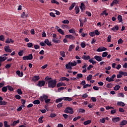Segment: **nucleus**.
Segmentation results:
<instances>
[{
    "instance_id": "obj_1",
    "label": "nucleus",
    "mask_w": 127,
    "mask_h": 127,
    "mask_svg": "<svg viewBox=\"0 0 127 127\" xmlns=\"http://www.w3.org/2000/svg\"><path fill=\"white\" fill-rule=\"evenodd\" d=\"M56 84H57V81H56V79L49 80L48 82V88H52V89H54V88L56 87Z\"/></svg>"
},
{
    "instance_id": "obj_2",
    "label": "nucleus",
    "mask_w": 127,
    "mask_h": 127,
    "mask_svg": "<svg viewBox=\"0 0 127 127\" xmlns=\"http://www.w3.org/2000/svg\"><path fill=\"white\" fill-rule=\"evenodd\" d=\"M64 112L66 114H70V115H73L74 114V111H73V109L70 107H66Z\"/></svg>"
},
{
    "instance_id": "obj_3",
    "label": "nucleus",
    "mask_w": 127,
    "mask_h": 127,
    "mask_svg": "<svg viewBox=\"0 0 127 127\" xmlns=\"http://www.w3.org/2000/svg\"><path fill=\"white\" fill-rule=\"evenodd\" d=\"M32 59H33V56H32V54L23 57V60H32Z\"/></svg>"
},
{
    "instance_id": "obj_4",
    "label": "nucleus",
    "mask_w": 127,
    "mask_h": 127,
    "mask_svg": "<svg viewBox=\"0 0 127 127\" xmlns=\"http://www.w3.org/2000/svg\"><path fill=\"white\" fill-rule=\"evenodd\" d=\"M47 99H48V96L45 94H43L42 96H40L39 98V99L41 102H44V101H45Z\"/></svg>"
},
{
    "instance_id": "obj_5",
    "label": "nucleus",
    "mask_w": 127,
    "mask_h": 127,
    "mask_svg": "<svg viewBox=\"0 0 127 127\" xmlns=\"http://www.w3.org/2000/svg\"><path fill=\"white\" fill-rule=\"evenodd\" d=\"M4 51L5 52H7V53H11L12 52V51L10 50V48L9 47V46H5L4 47Z\"/></svg>"
},
{
    "instance_id": "obj_6",
    "label": "nucleus",
    "mask_w": 127,
    "mask_h": 127,
    "mask_svg": "<svg viewBox=\"0 0 127 127\" xmlns=\"http://www.w3.org/2000/svg\"><path fill=\"white\" fill-rule=\"evenodd\" d=\"M94 59L98 61V62H101V61H103V58L100 56H94Z\"/></svg>"
},
{
    "instance_id": "obj_7",
    "label": "nucleus",
    "mask_w": 127,
    "mask_h": 127,
    "mask_svg": "<svg viewBox=\"0 0 127 127\" xmlns=\"http://www.w3.org/2000/svg\"><path fill=\"white\" fill-rule=\"evenodd\" d=\"M120 3V1L119 0H114L111 3L110 6L113 7L114 5H117Z\"/></svg>"
},
{
    "instance_id": "obj_8",
    "label": "nucleus",
    "mask_w": 127,
    "mask_h": 127,
    "mask_svg": "<svg viewBox=\"0 0 127 127\" xmlns=\"http://www.w3.org/2000/svg\"><path fill=\"white\" fill-rule=\"evenodd\" d=\"M44 85H45V81L44 80L39 81L38 84H37L38 87H43Z\"/></svg>"
},
{
    "instance_id": "obj_9",
    "label": "nucleus",
    "mask_w": 127,
    "mask_h": 127,
    "mask_svg": "<svg viewBox=\"0 0 127 127\" xmlns=\"http://www.w3.org/2000/svg\"><path fill=\"white\" fill-rule=\"evenodd\" d=\"M65 38L70 39L71 40H75V37L72 35H66L65 36Z\"/></svg>"
},
{
    "instance_id": "obj_10",
    "label": "nucleus",
    "mask_w": 127,
    "mask_h": 127,
    "mask_svg": "<svg viewBox=\"0 0 127 127\" xmlns=\"http://www.w3.org/2000/svg\"><path fill=\"white\" fill-rule=\"evenodd\" d=\"M65 67L66 69H67V70H72L71 62H69L67 64H65Z\"/></svg>"
},
{
    "instance_id": "obj_11",
    "label": "nucleus",
    "mask_w": 127,
    "mask_h": 127,
    "mask_svg": "<svg viewBox=\"0 0 127 127\" xmlns=\"http://www.w3.org/2000/svg\"><path fill=\"white\" fill-rule=\"evenodd\" d=\"M120 120L121 119H120V117H115L112 118V122H113V123H118L120 122Z\"/></svg>"
},
{
    "instance_id": "obj_12",
    "label": "nucleus",
    "mask_w": 127,
    "mask_h": 127,
    "mask_svg": "<svg viewBox=\"0 0 127 127\" xmlns=\"http://www.w3.org/2000/svg\"><path fill=\"white\" fill-rule=\"evenodd\" d=\"M44 43L45 44H47L48 46H52V44H51V42H49V40L48 39H46L44 41Z\"/></svg>"
},
{
    "instance_id": "obj_13",
    "label": "nucleus",
    "mask_w": 127,
    "mask_h": 127,
    "mask_svg": "<svg viewBox=\"0 0 127 127\" xmlns=\"http://www.w3.org/2000/svg\"><path fill=\"white\" fill-rule=\"evenodd\" d=\"M40 79V77H39V75L37 76H33V77L32 78V80L34 82H37V81H38V80H39Z\"/></svg>"
},
{
    "instance_id": "obj_14",
    "label": "nucleus",
    "mask_w": 127,
    "mask_h": 127,
    "mask_svg": "<svg viewBox=\"0 0 127 127\" xmlns=\"http://www.w3.org/2000/svg\"><path fill=\"white\" fill-rule=\"evenodd\" d=\"M52 42H54V43H55V44H59L61 43V40H57V38H53L52 39Z\"/></svg>"
},
{
    "instance_id": "obj_15",
    "label": "nucleus",
    "mask_w": 127,
    "mask_h": 127,
    "mask_svg": "<svg viewBox=\"0 0 127 127\" xmlns=\"http://www.w3.org/2000/svg\"><path fill=\"white\" fill-rule=\"evenodd\" d=\"M90 56L83 55L82 57V59L83 60H90Z\"/></svg>"
},
{
    "instance_id": "obj_16",
    "label": "nucleus",
    "mask_w": 127,
    "mask_h": 127,
    "mask_svg": "<svg viewBox=\"0 0 127 127\" xmlns=\"http://www.w3.org/2000/svg\"><path fill=\"white\" fill-rule=\"evenodd\" d=\"M16 73L19 77H22L23 76V72L21 71L20 72V70H17Z\"/></svg>"
},
{
    "instance_id": "obj_17",
    "label": "nucleus",
    "mask_w": 127,
    "mask_h": 127,
    "mask_svg": "<svg viewBox=\"0 0 127 127\" xmlns=\"http://www.w3.org/2000/svg\"><path fill=\"white\" fill-rule=\"evenodd\" d=\"M80 8L81 11H83V9H86V5H85V4H84V3H81V6H80Z\"/></svg>"
},
{
    "instance_id": "obj_18",
    "label": "nucleus",
    "mask_w": 127,
    "mask_h": 127,
    "mask_svg": "<svg viewBox=\"0 0 127 127\" xmlns=\"http://www.w3.org/2000/svg\"><path fill=\"white\" fill-rule=\"evenodd\" d=\"M75 48V45H70L69 47L68 51L69 52H72V50Z\"/></svg>"
},
{
    "instance_id": "obj_19",
    "label": "nucleus",
    "mask_w": 127,
    "mask_h": 127,
    "mask_svg": "<svg viewBox=\"0 0 127 127\" xmlns=\"http://www.w3.org/2000/svg\"><path fill=\"white\" fill-rule=\"evenodd\" d=\"M117 106H122V107H125L126 106V104H125V103L120 101L117 102Z\"/></svg>"
},
{
    "instance_id": "obj_20",
    "label": "nucleus",
    "mask_w": 127,
    "mask_h": 127,
    "mask_svg": "<svg viewBox=\"0 0 127 127\" xmlns=\"http://www.w3.org/2000/svg\"><path fill=\"white\" fill-rule=\"evenodd\" d=\"M64 101H72L73 100V99H72V98L71 97H64Z\"/></svg>"
},
{
    "instance_id": "obj_21",
    "label": "nucleus",
    "mask_w": 127,
    "mask_h": 127,
    "mask_svg": "<svg viewBox=\"0 0 127 127\" xmlns=\"http://www.w3.org/2000/svg\"><path fill=\"white\" fill-rule=\"evenodd\" d=\"M119 74H122V75H123L125 76V77H127V72L126 71H123L122 70H120L119 72Z\"/></svg>"
},
{
    "instance_id": "obj_22",
    "label": "nucleus",
    "mask_w": 127,
    "mask_h": 127,
    "mask_svg": "<svg viewBox=\"0 0 127 127\" xmlns=\"http://www.w3.org/2000/svg\"><path fill=\"white\" fill-rule=\"evenodd\" d=\"M74 9L75 10L76 14H78V13L80 12V8H79V6H75Z\"/></svg>"
},
{
    "instance_id": "obj_23",
    "label": "nucleus",
    "mask_w": 127,
    "mask_h": 127,
    "mask_svg": "<svg viewBox=\"0 0 127 127\" xmlns=\"http://www.w3.org/2000/svg\"><path fill=\"white\" fill-rule=\"evenodd\" d=\"M92 123V121L91 120H87L83 123V125L84 126H88V125H90Z\"/></svg>"
},
{
    "instance_id": "obj_24",
    "label": "nucleus",
    "mask_w": 127,
    "mask_h": 127,
    "mask_svg": "<svg viewBox=\"0 0 127 127\" xmlns=\"http://www.w3.org/2000/svg\"><path fill=\"white\" fill-rule=\"evenodd\" d=\"M89 62L90 63H92L93 65H95L96 63H97V62L96 61H94V58L91 59L89 60Z\"/></svg>"
},
{
    "instance_id": "obj_25",
    "label": "nucleus",
    "mask_w": 127,
    "mask_h": 127,
    "mask_svg": "<svg viewBox=\"0 0 127 127\" xmlns=\"http://www.w3.org/2000/svg\"><path fill=\"white\" fill-rule=\"evenodd\" d=\"M127 124V120H123L120 123V126H126Z\"/></svg>"
},
{
    "instance_id": "obj_26",
    "label": "nucleus",
    "mask_w": 127,
    "mask_h": 127,
    "mask_svg": "<svg viewBox=\"0 0 127 127\" xmlns=\"http://www.w3.org/2000/svg\"><path fill=\"white\" fill-rule=\"evenodd\" d=\"M61 86H66V84L64 83H62V82H59V83H58L57 84V87H61Z\"/></svg>"
},
{
    "instance_id": "obj_27",
    "label": "nucleus",
    "mask_w": 127,
    "mask_h": 127,
    "mask_svg": "<svg viewBox=\"0 0 127 127\" xmlns=\"http://www.w3.org/2000/svg\"><path fill=\"white\" fill-rule=\"evenodd\" d=\"M16 124H19V120L14 121L11 125V126H12V127H15V126H16Z\"/></svg>"
},
{
    "instance_id": "obj_28",
    "label": "nucleus",
    "mask_w": 127,
    "mask_h": 127,
    "mask_svg": "<svg viewBox=\"0 0 127 127\" xmlns=\"http://www.w3.org/2000/svg\"><path fill=\"white\" fill-rule=\"evenodd\" d=\"M111 30H113V31H116V30L118 31V30H119V26L118 25L115 26V27H114L111 29Z\"/></svg>"
},
{
    "instance_id": "obj_29",
    "label": "nucleus",
    "mask_w": 127,
    "mask_h": 127,
    "mask_svg": "<svg viewBox=\"0 0 127 127\" xmlns=\"http://www.w3.org/2000/svg\"><path fill=\"white\" fill-rule=\"evenodd\" d=\"M33 103L34 105H39L40 104V101L38 99L35 100L33 101Z\"/></svg>"
},
{
    "instance_id": "obj_30",
    "label": "nucleus",
    "mask_w": 127,
    "mask_h": 127,
    "mask_svg": "<svg viewBox=\"0 0 127 127\" xmlns=\"http://www.w3.org/2000/svg\"><path fill=\"white\" fill-rule=\"evenodd\" d=\"M58 31L59 32V33H60L62 35H64L65 34L64 33V31H63V30L62 29L59 28L58 30Z\"/></svg>"
},
{
    "instance_id": "obj_31",
    "label": "nucleus",
    "mask_w": 127,
    "mask_h": 127,
    "mask_svg": "<svg viewBox=\"0 0 127 127\" xmlns=\"http://www.w3.org/2000/svg\"><path fill=\"white\" fill-rule=\"evenodd\" d=\"M7 88L8 90H9V91H10L11 92L13 91L14 90L13 89V87H12L11 86H10V85H7Z\"/></svg>"
},
{
    "instance_id": "obj_32",
    "label": "nucleus",
    "mask_w": 127,
    "mask_h": 127,
    "mask_svg": "<svg viewBox=\"0 0 127 127\" xmlns=\"http://www.w3.org/2000/svg\"><path fill=\"white\" fill-rule=\"evenodd\" d=\"M7 59V57H0V62H3V61H5Z\"/></svg>"
},
{
    "instance_id": "obj_33",
    "label": "nucleus",
    "mask_w": 127,
    "mask_h": 127,
    "mask_svg": "<svg viewBox=\"0 0 127 127\" xmlns=\"http://www.w3.org/2000/svg\"><path fill=\"white\" fill-rule=\"evenodd\" d=\"M63 100H64V97L61 98H58V99L56 100V103H60L61 102H62Z\"/></svg>"
},
{
    "instance_id": "obj_34",
    "label": "nucleus",
    "mask_w": 127,
    "mask_h": 127,
    "mask_svg": "<svg viewBox=\"0 0 127 127\" xmlns=\"http://www.w3.org/2000/svg\"><path fill=\"white\" fill-rule=\"evenodd\" d=\"M7 91V86H4L2 88V92L3 93H5Z\"/></svg>"
},
{
    "instance_id": "obj_35",
    "label": "nucleus",
    "mask_w": 127,
    "mask_h": 127,
    "mask_svg": "<svg viewBox=\"0 0 127 127\" xmlns=\"http://www.w3.org/2000/svg\"><path fill=\"white\" fill-rule=\"evenodd\" d=\"M43 118H44V117L42 116L39 118L38 122L40 124H43V120H42V119H43Z\"/></svg>"
},
{
    "instance_id": "obj_36",
    "label": "nucleus",
    "mask_w": 127,
    "mask_h": 127,
    "mask_svg": "<svg viewBox=\"0 0 127 127\" xmlns=\"http://www.w3.org/2000/svg\"><path fill=\"white\" fill-rule=\"evenodd\" d=\"M121 89V86L120 85H116L115 87H114V90L115 91H118V90H120Z\"/></svg>"
},
{
    "instance_id": "obj_37",
    "label": "nucleus",
    "mask_w": 127,
    "mask_h": 127,
    "mask_svg": "<svg viewBox=\"0 0 127 127\" xmlns=\"http://www.w3.org/2000/svg\"><path fill=\"white\" fill-rule=\"evenodd\" d=\"M106 81L108 82H114V80H112V79L109 76L106 78Z\"/></svg>"
},
{
    "instance_id": "obj_38",
    "label": "nucleus",
    "mask_w": 127,
    "mask_h": 127,
    "mask_svg": "<svg viewBox=\"0 0 127 127\" xmlns=\"http://www.w3.org/2000/svg\"><path fill=\"white\" fill-rule=\"evenodd\" d=\"M92 78H93V75H92V74H89L88 76L87 77L86 79L87 81H90L92 80Z\"/></svg>"
},
{
    "instance_id": "obj_39",
    "label": "nucleus",
    "mask_w": 127,
    "mask_h": 127,
    "mask_svg": "<svg viewBox=\"0 0 127 127\" xmlns=\"http://www.w3.org/2000/svg\"><path fill=\"white\" fill-rule=\"evenodd\" d=\"M104 14H105L106 16L109 15V13H107V10L103 11V12L100 14L101 15H104Z\"/></svg>"
},
{
    "instance_id": "obj_40",
    "label": "nucleus",
    "mask_w": 127,
    "mask_h": 127,
    "mask_svg": "<svg viewBox=\"0 0 127 127\" xmlns=\"http://www.w3.org/2000/svg\"><path fill=\"white\" fill-rule=\"evenodd\" d=\"M22 18H25V17H27L28 15L25 13V12H23V13L21 15Z\"/></svg>"
},
{
    "instance_id": "obj_41",
    "label": "nucleus",
    "mask_w": 127,
    "mask_h": 127,
    "mask_svg": "<svg viewBox=\"0 0 127 127\" xmlns=\"http://www.w3.org/2000/svg\"><path fill=\"white\" fill-rule=\"evenodd\" d=\"M69 33H73V34H76V31H75V30L73 28L69 30Z\"/></svg>"
},
{
    "instance_id": "obj_42",
    "label": "nucleus",
    "mask_w": 127,
    "mask_h": 127,
    "mask_svg": "<svg viewBox=\"0 0 127 127\" xmlns=\"http://www.w3.org/2000/svg\"><path fill=\"white\" fill-rule=\"evenodd\" d=\"M74 7H75V3H72L71 6L69 7V10H72Z\"/></svg>"
},
{
    "instance_id": "obj_43",
    "label": "nucleus",
    "mask_w": 127,
    "mask_h": 127,
    "mask_svg": "<svg viewBox=\"0 0 127 127\" xmlns=\"http://www.w3.org/2000/svg\"><path fill=\"white\" fill-rule=\"evenodd\" d=\"M80 78H83V74L81 73H78L77 74L76 79H80Z\"/></svg>"
},
{
    "instance_id": "obj_44",
    "label": "nucleus",
    "mask_w": 127,
    "mask_h": 127,
    "mask_svg": "<svg viewBox=\"0 0 127 127\" xmlns=\"http://www.w3.org/2000/svg\"><path fill=\"white\" fill-rule=\"evenodd\" d=\"M70 65H71V67H74V66H76V65H77V63L75 61H73V63L70 62Z\"/></svg>"
},
{
    "instance_id": "obj_45",
    "label": "nucleus",
    "mask_w": 127,
    "mask_h": 127,
    "mask_svg": "<svg viewBox=\"0 0 127 127\" xmlns=\"http://www.w3.org/2000/svg\"><path fill=\"white\" fill-rule=\"evenodd\" d=\"M118 19L119 21V22H122V21L123 20V18L122 15H119L118 16Z\"/></svg>"
},
{
    "instance_id": "obj_46",
    "label": "nucleus",
    "mask_w": 127,
    "mask_h": 127,
    "mask_svg": "<svg viewBox=\"0 0 127 127\" xmlns=\"http://www.w3.org/2000/svg\"><path fill=\"white\" fill-rule=\"evenodd\" d=\"M60 54H61V55L62 57H64V58L66 57V55H65V52L61 51L60 52Z\"/></svg>"
},
{
    "instance_id": "obj_47",
    "label": "nucleus",
    "mask_w": 127,
    "mask_h": 127,
    "mask_svg": "<svg viewBox=\"0 0 127 127\" xmlns=\"http://www.w3.org/2000/svg\"><path fill=\"white\" fill-rule=\"evenodd\" d=\"M4 127H10V125L7 124V121L4 122Z\"/></svg>"
},
{
    "instance_id": "obj_48",
    "label": "nucleus",
    "mask_w": 127,
    "mask_h": 127,
    "mask_svg": "<svg viewBox=\"0 0 127 127\" xmlns=\"http://www.w3.org/2000/svg\"><path fill=\"white\" fill-rule=\"evenodd\" d=\"M108 56V52H104L102 54V57L104 58L105 57H107Z\"/></svg>"
},
{
    "instance_id": "obj_49",
    "label": "nucleus",
    "mask_w": 127,
    "mask_h": 127,
    "mask_svg": "<svg viewBox=\"0 0 127 127\" xmlns=\"http://www.w3.org/2000/svg\"><path fill=\"white\" fill-rule=\"evenodd\" d=\"M91 86H92L91 84H87L83 85V89H86V88H88V87H91Z\"/></svg>"
},
{
    "instance_id": "obj_50",
    "label": "nucleus",
    "mask_w": 127,
    "mask_h": 127,
    "mask_svg": "<svg viewBox=\"0 0 127 127\" xmlns=\"http://www.w3.org/2000/svg\"><path fill=\"white\" fill-rule=\"evenodd\" d=\"M63 23L64 24H69V23L70 22L68 20H64L62 21Z\"/></svg>"
},
{
    "instance_id": "obj_51",
    "label": "nucleus",
    "mask_w": 127,
    "mask_h": 127,
    "mask_svg": "<svg viewBox=\"0 0 127 127\" xmlns=\"http://www.w3.org/2000/svg\"><path fill=\"white\" fill-rule=\"evenodd\" d=\"M118 44H123V43H124V40H123V39H122V38H120L118 40Z\"/></svg>"
},
{
    "instance_id": "obj_52",
    "label": "nucleus",
    "mask_w": 127,
    "mask_h": 127,
    "mask_svg": "<svg viewBox=\"0 0 127 127\" xmlns=\"http://www.w3.org/2000/svg\"><path fill=\"white\" fill-rule=\"evenodd\" d=\"M52 3H56V4L59 5V2L57 1L56 0H51Z\"/></svg>"
},
{
    "instance_id": "obj_53",
    "label": "nucleus",
    "mask_w": 127,
    "mask_h": 127,
    "mask_svg": "<svg viewBox=\"0 0 127 127\" xmlns=\"http://www.w3.org/2000/svg\"><path fill=\"white\" fill-rule=\"evenodd\" d=\"M27 47H29V48H31L33 46V44L32 43H29L27 44Z\"/></svg>"
},
{
    "instance_id": "obj_54",
    "label": "nucleus",
    "mask_w": 127,
    "mask_h": 127,
    "mask_svg": "<svg viewBox=\"0 0 127 127\" xmlns=\"http://www.w3.org/2000/svg\"><path fill=\"white\" fill-rule=\"evenodd\" d=\"M80 46L82 48H85V47H86V44L84 42H82L80 44Z\"/></svg>"
},
{
    "instance_id": "obj_55",
    "label": "nucleus",
    "mask_w": 127,
    "mask_h": 127,
    "mask_svg": "<svg viewBox=\"0 0 127 127\" xmlns=\"http://www.w3.org/2000/svg\"><path fill=\"white\" fill-rule=\"evenodd\" d=\"M89 34L90 36H91V37H94V36L95 35V32H91L89 33Z\"/></svg>"
},
{
    "instance_id": "obj_56",
    "label": "nucleus",
    "mask_w": 127,
    "mask_h": 127,
    "mask_svg": "<svg viewBox=\"0 0 127 127\" xmlns=\"http://www.w3.org/2000/svg\"><path fill=\"white\" fill-rule=\"evenodd\" d=\"M63 106V103H61L57 105V108H62Z\"/></svg>"
},
{
    "instance_id": "obj_57",
    "label": "nucleus",
    "mask_w": 127,
    "mask_h": 127,
    "mask_svg": "<svg viewBox=\"0 0 127 127\" xmlns=\"http://www.w3.org/2000/svg\"><path fill=\"white\" fill-rule=\"evenodd\" d=\"M79 113H85L86 112V110L84 109H81L80 108L78 111Z\"/></svg>"
},
{
    "instance_id": "obj_58",
    "label": "nucleus",
    "mask_w": 127,
    "mask_h": 127,
    "mask_svg": "<svg viewBox=\"0 0 127 127\" xmlns=\"http://www.w3.org/2000/svg\"><path fill=\"white\" fill-rule=\"evenodd\" d=\"M106 87L107 88H113V84L109 83V84H107Z\"/></svg>"
},
{
    "instance_id": "obj_59",
    "label": "nucleus",
    "mask_w": 127,
    "mask_h": 127,
    "mask_svg": "<svg viewBox=\"0 0 127 127\" xmlns=\"http://www.w3.org/2000/svg\"><path fill=\"white\" fill-rule=\"evenodd\" d=\"M17 92L19 95H22V91H21V89H18Z\"/></svg>"
},
{
    "instance_id": "obj_60",
    "label": "nucleus",
    "mask_w": 127,
    "mask_h": 127,
    "mask_svg": "<svg viewBox=\"0 0 127 127\" xmlns=\"http://www.w3.org/2000/svg\"><path fill=\"white\" fill-rule=\"evenodd\" d=\"M100 123H102V124H105V122H106V120L105 118H102L100 120Z\"/></svg>"
},
{
    "instance_id": "obj_61",
    "label": "nucleus",
    "mask_w": 127,
    "mask_h": 127,
    "mask_svg": "<svg viewBox=\"0 0 127 127\" xmlns=\"http://www.w3.org/2000/svg\"><path fill=\"white\" fill-rule=\"evenodd\" d=\"M88 97V94L87 93H85L82 95V98L83 99H86Z\"/></svg>"
},
{
    "instance_id": "obj_62",
    "label": "nucleus",
    "mask_w": 127,
    "mask_h": 127,
    "mask_svg": "<svg viewBox=\"0 0 127 127\" xmlns=\"http://www.w3.org/2000/svg\"><path fill=\"white\" fill-rule=\"evenodd\" d=\"M94 33L95 35H100V32L98 30H96L94 31Z\"/></svg>"
},
{
    "instance_id": "obj_63",
    "label": "nucleus",
    "mask_w": 127,
    "mask_h": 127,
    "mask_svg": "<svg viewBox=\"0 0 127 127\" xmlns=\"http://www.w3.org/2000/svg\"><path fill=\"white\" fill-rule=\"evenodd\" d=\"M112 38V36L109 35L107 38V42H111V39Z\"/></svg>"
},
{
    "instance_id": "obj_64",
    "label": "nucleus",
    "mask_w": 127,
    "mask_h": 127,
    "mask_svg": "<svg viewBox=\"0 0 127 127\" xmlns=\"http://www.w3.org/2000/svg\"><path fill=\"white\" fill-rule=\"evenodd\" d=\"M19 56H22L23 55V51H20L18 53Z\"/></svg>"
}]
</instances>
